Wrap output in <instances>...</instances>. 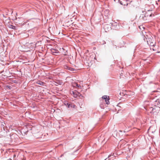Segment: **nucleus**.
<instances>
[{
    "label": "nucleus",
    "instance_id": "1",
    "mask_svg": "<svg viewBox=\"0 0 160 160\" xmlns=\"http://www.w3.org/2000/svg\"><path fill=\"white\" fill-rule=\"evenodd\" d=\"M142 33L143 35V37L145 38H144V40L145 41V38H146L147 40L148 44L151 47H152V48H151V49L154 50L153 47L155 45L156 42L150 34L148 32H143L142 31Z\"/></svg>",
    "mask_w": 160,
    "mask_h": 160
},
{
    "label": "nucleus",
    "instance_id": "2",
    "mask_svg": "<svg viewBox=\"0 0 160 160\" xmlns=\"http://www.w3.org/2000/svg\"><path fill=\"white\" fill-rule=\"evenodd\" d=\"M148 13L142 14L139 17V19L142 20L144 22L147 21L148 19Z\"/></svg>",
    "mask_w": 160,
    "mask_h": 160
},
{
    "label": "nucleus",
    "instance_id": "3",
    "mask_svg": "<svg viewBox=\"0 0 160 160\" xmlns=\"http://www.w3.org/2000/svg\"><path fill=\"white\" fill-rule=\"evenodd\" d=\"M51 52L52 54L55 55V54H57L59 52L57 50L54 49H51Z\"/></svg>",
    "mask_w": 160,
    "mask_h": 160
},
{
    "label": "nucleus",
    "instance_id": "4",
    "mask_svg": "<svg viewBox=\"0 0 160 160\" xmlns=\"http://www.w3.org/2000/svg\"><path fill=\"white\" fill-rule=\"evenodd\" d=\"M72 85L73 87H77L78 88H81V86L80 85L78 84V83L76 82H74L72 83Z\"/></svg>",
    "mask_w": 160,
    "mask_h": 160
},
{
    "label": "nucleus",
    "instance_id": "5",
    "mask_svg": "<svg viewBox=\"0 0 160 160\" xmlns=\"http://www.w3.org/2000/svg\"><path fill=\"white\" fill-rule=\"evenodd\" d=\"M103 14L106 16H108L109 15V11L108 10H105L104 11Z\"/></svg>",
    "mask_w": 160,
    "mask_h": 160
},
{
    "label": "nucleus",
    "instance_id": "6",
    "mask_svg": "<svg viewBox=\"0 0 160 160\" xmlns=\"http://www.w3.org/2000/svg\"><path fill=\"white\" fill-rule=\"evenodd\" d=\"M156 105L158 107H160V101L159 100H157L156 102Z\"/></svg>",
    "mask_w": 160,
    "mask_h": 160
},
{
    "label": "nucleus",
    "instance_id": "7",
    "mask_svg": "<svg viewBox=\"0 0 160 160\" xmlns=\"http://www.w3.org/2000/svg\"><path fill=\"white\" fill-rule=\"evenodd\" d=\"M39 134H37L35 135V137L37 138H40V137H41V136L42 135V134H40V135H38Z\"/></svg>",
    "mask_w": 160,
    "mask_h": 160
},
{
    "label": "nucleus",
    "instance_id": "8",
    "mask_svg": "<svg viewBox=\"0 0 160 160\" xmlns=\"http://www.w3.org/2000/svg\"><path fill=\"white\" fill-rule=\"evenodd\" d=\"M37 83L38 84H39V85H43L44 84V83L43 82H41V81H38V82Z\"/></svg>",
    "mask_w": 160,
    "mask_h": 160
},
{
    "label": "nucleus",
    "instance_id": "9",
    "mask_svg": "<svg viewBox=\"0 0 160 160\" xmlns=\"http://www.w3.org/2000/svg\"><path fill=\"white\" fill-rule=\"evenodd\" d=\"M102 98L106 100L109 98V97L107 96H104L102 97Z\"/></svg>",
    "mask_w": 160,
    "mask_h": 160
},
{
    "label": "nucleus",
    "instance_id": "10",
    "mask_svg": "<svg viewBox=\"0 0 160 160\" xmlns=\"http://www.w3.org/2000/svg\"><path fill=\"white\" fill-rule=\"evenodd\" d=\"M109 98L105 100V102L107 104H109Z\"/></svg>",
    "mask_w": 160,
    "mask_h": 160
},
{
    "label": "nucleus",
    "instance_id": "11",
    "mask_svg": "<svg viewBox=\"0 0 160 160\" xmlns=\"http://www.w3.org/2000/svg\"><path fill=\"white\" fill-rule=\"evenodd\" d=\"M70 67L68 66H64V68L65 69H69V68Z\"/></svg>",
    "mask_w": 160,
    "mask_h": 160
},
{
    "label": "nucleus",
    "instance_id": "12",
    "mask_svg": "<svg viewBox=\"0 0 160 160\" xmlns=\"http://www.w3.org/2000/svg\"><path fill=\"white\" fill-rule=\"evenodd\" d=\"M67 105L68 106V108H70V106L72 107V105H70L68 103H67Z\"/></svg>",
    "mask_w": 160,
    "mask_h": 160
},
{
    "label": "nucleus",
    "instance_id": "13",
    "mask_svg": "<svg viewBox=\"0 0 160 160\" xmlns=\"http://www.w3.org/2000/svg\"><path fill=\"white\" fill-rule=\"evenodd\" d=\"M70 70V71H74V69L72 68H71V67H70L69 68V69Z\"/></svg>",
    "mask_w": 160,
    "mask_h": 160
},
{
    "label": "nucleus",
    "instance_id": "14",
    "mask_svg": "<svg viewBox=\"0 0 160 160\" xmlns=\"http://www.w3.org/2000/svg\"><path fill=\"white\" fill-rule=\"evenodd\" d=\"M12 28L13 29H15V27L14 26H12Z\"/></svg>",
    "mask_w": 160,
    "mask_h": 160
},
{
    "label": "nucleus",
    "instance_id": "15",
    "mask_svg": "<svg viewBox=\"0 0 160 160\" xmlns=\"http://www.w3.org/2000/svg\"><path fill=\"white\" fill-rule=\"evenodd\" d=\"M154 16V15L153 14H150V15H149V17H151V16Z\"/></svg>",
    "mask_w": 160,
    "mask_h": 160
},
{
    "label": "nucleus",
    "instance_id": "16",
    "mask_svg": "<svg viewBox=\"0 0 160 160\" xmlns=\"http://www.w3.org/2000/svg\"><path fill=\"white\" fill-rule=\"evenodd\" d=\"M151 128H152V127H150L148 129V130L150 131L151 130Z\"/></svg>",
    "mask_w": 160,
    "mask_h": 160
},
{
    "label": "nucleus",
    "instance_id": "17",
    "mask_svg": "<svg viewBox=\"0 0 160 160\" xmlns=\"http://www.w3.org/2000/svg\"><path fill=\"white\" fill-rule=\"evenodd\" d=\"M141 27L142 28H143L144 29V28L142 26H139V28H140V29H141Z\"/></svg>",
    "mask_w": 160,
    "mask_h": 160
},
{
    "label": "nucleus",
    "instance_id": "18",
    "mask_svg": "<svg viewBox=\"0 0 160 160\" xmlns=\"http://www.w3.org/2000/svg\"><path fill=\"white\" fill-rule=\"evenodd\" d=\"M72 93L74 95L75 93L73 92H72Z\"/></svg>",
    "mask_w": 160,
    "mask_h": 160
},
{
    "label": "nucleus",
    "instance_id": "19",
    "mask_svg": "<svg viewBox=\"0 0 160 160\" xmlns=\"http://www.w3.org/2000/svg\"><path fill=\"white\" fill-rule=\"evenodd\" d=\"M9 87H10V86H9L8 87V88H9Z\"/></svg>",
    "mask_w": 160,
    "mask_h": 160
},
{
    "label": "nucleus",
    "instance_id": "20",
    "mask_svg": "<svg viewBox=\"0 0 160 160\" xmlns=\"http://www.w3.org/2000/svg\"><path fill=\"white\" fill-rule=\"evenodd\" d=\"M114 0V1H115V0Z\"/></svg>",
    "mask_w": 160,
    "mask_h": 160
}]
</instances>
